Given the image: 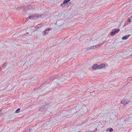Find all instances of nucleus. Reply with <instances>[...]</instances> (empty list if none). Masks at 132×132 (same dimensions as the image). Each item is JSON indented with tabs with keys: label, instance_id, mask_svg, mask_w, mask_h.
<instances>
[{
	"label": "nucleus",
	"instance_id": "obj_1",
	"mask_svg": "<svg viewBox=\"0 0 132 132\" xmlns=\"http://www.w3.org/2000/svg\"><path fill=\"white\" fill-rule=\"evenodd\" d=\"M45 16V14H42L40 15H39L37 14H34L32 15H30L29 16V19H31L33 20L38 18H43Z\"/></svg>",
	"mask_w": 132,
	"mask_h": 132
},
{
	"label": "nucleus",
	"instance_id": "obj_2",
	"mask_svg": "<svg viewBox=\"0 0 132 132\" xmlns=\"http://www.w3.org/2000/svg\"><path fill=\"white\" fill-rule=\"evenodd\" d=\"M105 66V64L103 63L102 64L99 65H98V64H96L93 66L92 69H93L94 70H97L103 68Z\"/></svg>",
	"mask_w": 132,
	"mask_h": 132
},
{
	"label": "nucleus",
	"instance_id": "obj_3",
	"mask_svg": "<svg viewBox=\"0 0 132 132\" xmlns=\"http://www.w3.org/2000/svg\"><path fill=\"white\" fill-rule=\"evenodd\" d=\"M44 105H42L41 107L39 109H38L39 111L43 112L50 107V105L48 104H47L46 105L44 104Z\"/></svg>",
	"mask_w": 132,
	"mask_h": 132
},
{
	"label": "nucleus",
	"instance_id": "obj_4",
	"mask_svg": "<svg viewBox=\"0 0 132 132\" xmlns=\"http://www.w3.org/2000/svg\"><path fill=\"white\" fill-rule=\"evenodd\" d=\"M130 101V100L129 99H127V98H125L122 100L121 103L123 105H126Z\"/></svg>",
	"mask_w": 132,
	"mask_h": 132
},
{
	"label": "nucleus",
	"instance_id": "obj_5",
	"mask_svg": "<svg viewBox=\"0 0 132 132\" xmlns=\"http://www.w3.org/2000/svg\"><path fill=\"white\" fill-rule=\"evenodd\" d=\"M119 31V29H113L112 30V32H111V36L114 35L116 33H118Z\"/></svg>",
	"mask_w": 132,
	"mask_h": 132
},
{
	"label": "nucleus",
	"instance_id": "obj_6",
	"mask_svg": "<svg viewBox=\"0 0 132 132\" xmlns=\"http://www.w3.org/2000/svg\"><path fill=\"white\" fill-rule=\"evenodd\" d=\"M59 77V76L57 75L54 76L53 75L50 77V79L51 80H53L56 78H58Z\"/></svg>",
	"mask_w": 132,
	"mask_h": 132
},
{
	"label": "nucleus",
	"instance_id": "obj_7",
	"mask_svg": "<svg viewBox=\"0 0 132 132\" xmlns=\"http://www.w3.org/2000/svg\"><path fill=\"white\" fill-rule=\"evenodd\" d=\"M130 35H129L127 36H125L122 38V40H126L129 37Z\"/></svg>",
	"mask_w": 132,
	"mask_h": 132
},
{
	"label": "nucleus",
	"instance_id": "obj_8",
	"mask_svg": "<svg viewBox=\"0 0 132 132\" xmlns=\"http://www.w3.org/2000/svg\"><path fill=\"white\" fill-rule=\"evenodd\" d=\"M109 130L110 132H111L113 130V129L112 128H107L106 130V131H107L108 130Z\"/></svg>",
	"mask_w": 132,
	"mask_h": 132
},
{
	"label": "nucleus",
	"instance_id": "obj_9",
	"mask_svg": "<svg viewBox=\"0 0 132 132\" xmlns=\"http://www.w3.org/2000/svg\"><path fill=\"white\" fill-rule=\"evenodd\" d=\"M51 80L50 79H50H47L45 80V82L46 83L49 82Z\"/></svg>",
	"mask_w": 132,
	"mask_h": 132
},
{
	"label": "nucleus",
	"instance_id": "obj_10",
	"mask_svg": "<svg viewBox=\"0 0 132 132\" xmlns=\"http://www.w3.org/2000/svg\"><path fill=\"white\" fill-rule=\"evenodd\" d=\"M71 0H64L63 2V4H65L69 2Z\"/></svg>",
	"mask_w": 132,
	"mask_h": 132
},
{
	"label": "nucleus",
	"instance_id": "obj_11",
	"mask_svg": "<svg viewBox=\"0 0 132 132\" xmlns=\"http://www.w3.org/2000/svg\"><path fill=\"white\" fill-rule=\"evenodd\" d=\"M42 26V24H38L37 25V28H41Z\"/></svg>",
	"mask_w": 132,
	"mask_h": 132
},
{
	"label": "nucleus",
	"instance_id": "obj_12",
	"mask_svg": "<svg viewBox=\"0 0 132 132\" xmlns=\"http://www.w3.org/2000/svg\"><path fill=\"white\" fill-rule=\"evenodd\" d=\"M20 109L19 108L18 109H17L15 111V113H18L20 112Z\"/></svg>",
	"mask_w": 132,
	"mask_h": 132
},
{
	"label": "nucleus",
	"instance_id": "obj_13",
	"mask_svg": "<svg viewBox=\"0 0 132 132\" xmlns=\"http://www.w3.org/2000/svg\"><path fill=\"white\" fill-rule=\"evenodd\" d=\"M7 65V64L6 63H5L3 64L2 67L3 68L4 67H6Z\"/></svg>",
	"mask_w": 132,
	"mask_h": 132
},
{
	"label": "nucleus",
	"instance_id": "obj_14",
	"mask_svg": "<svg viewBox=\"0 0 132 132\" xmlns=\"http://www.w3.org/2000/svg\"><path fill=\"white\" fill-rule=\"evenodd\" d=\"M88 49V50L93 49V46L90 47H89Z\"/></svg>",
	"mask_w": 132,
	"mask_h": 132
},
{
	"label": "nucleus",
	"instance_id": "obj_15",
	"mask_svg": "<svg viewBox=\"0 0 132 132\" xmlns=\"http://www.w3.org/2000/svg\"><path fill=\"white\" fill-rule=\"evenodd\" d=\"M50 30V28H47L46 29H45V31H47V30L49 31V30Z\"/></svg>",
	"mask_w": 132,
	"mask_h": 132
},
{
	"label": "nucleus",
	"instance_id": "obj_16",
	"mask_svg": "<svg viewBox=\"0 0 132 132\" xmlns=\"http://www.w3.org/2000/svg\"><path fill=\"white\" fill-rule=\"evenodd\" d=\"M131 20H130V18H128V22H130Z\"/></svg>",
	"mask_w": 132,
	"mask_h": 132
},
{
	"label": "nucleus",
	"instance_id": "obj_17",
	"mask_svg": "<svg viewBox=\"0 0 132 132\" xmlns=\"http://www.w3.org/2000/svg\"><path fill=\"white\" fill-rule=\"evenodd\" d=\"M30 129H28L26 131H25V132H30Z\"/></svg>",
	"mask_w": 132,
	"mask_h": 132
},
{
	"label": "nucleus",
	"instance_id": "obj_18",
	"mask_svg": "<svg viewBox=\"0 0 132 132\" xmlns=\"http://www.w3.org/2000/svg\"><path fill=\"white\" fill-rule=\"evenodd\" d=\"M44 34L45 35H46L48 33V32H47L46 31H45V30H44Z\"/></svg>",
	"mask_w": 132,
	"mask_h": 132
},
{
	"label": "nucleus",
	"instance_id": "obj_19",
	"mask_svg": "<svg viewBox=\"0 0 132 132\" xmlns=\"http://www.w3.org/2000/svg\"><path fill=\"white\" fill-rule=\"evenodd\" d=\"M95 46H96V47L97 48V47H98L99 46H101V45H100L99 44V45H95Z\"/></svg>",
	"mask_w": 132,
	"mask_h": 132
},
{
	"label": "nucleus",
	"instance_id": "obj_20",
	"mask_svg": "<svg viewBox=\"0 0 132 132\" xmlns=\"http://www.w3.org/2000/svg\"><path fill=\"white\" fill-rule=\"evenodd\" d=\"M28 8L29 9H31V8H32V7H31V6H30L28 7Z\"/></svg>",
	"mask_w": 132,
	"mask_h": 132
},
{
	"label": "nucleus",
	"instance_id": "obj_21",
	"mask_svg": "<svg viewBox=\"0 0 132 132\" xmlns=\"http://www.w3.org/2000/svg\"><path fill=\"white\" fill-rule=\"evenodd\" d=\"M93 49L96 48V46H93Z\"/></svg>",
	"mask_w": 132,
	"mask_h": 132
},
{
	"label": "nucleus",
	"instance_id": "obj_22",
	"mask_svg": "<svg viewBox=\"0 0 132 132\" xmlns=\"http://www.w3.org/2000/svg\"><path fill=\"white\" fill-rule=\"evenodd\" d=\"M61 5L62 7H63L64 6V5L63 4H61Z\"/></svg>",
	"mask_w": 132,
	"mask_h": 132
},
{
	"label": "nucleus",
	"instance_id": "obj_23",
	"mask_svg": "<svg viewBox=\"0 0 132 132\" xmlns=\"http://www.w3.org/2000/svg\"><path fill=\"white\" fill-rule=\"evenodd\" d=\"M20 7H19V8H18V9H16V10H20Z\"/></svg>",
	"mask_w": 132,
	"mask_h": 132
},
{
	"label": "nucleus",
	"instance_id": "obj_24",
	"mask_svg": "<svg viewBox=\"0 0 132 132\" xmlns=\"http://www.w3.org/2000/svg\"><path fill=\"white\" fill-rule=\"evenodd\" d=\"M103 44H101L100 45H101V46H102V45H103Z\"/></svg>",
	"mask_w": 132,
	"mask_h": 132
},
{
	"label": "nucleus",
	"instance_id": "obj_25",
	"mask_svg": "<svg viewBox=\"0 0 132 132\" xmlns=\"http://www.w3.org/2000/svg\"><path fill=\"white\" fill-rule=\"evenodd\" d=\"M1 67H0V71H1Z\"/></svg>",
	"mask_w": 132,
	"mask_h": 132
},
{
	"label": "nucleus",
	"instance_id": "obj_26",
	"mask_svg": "<svg viewBox=\"0 0 132 132\" xmlns=\"http://www.w3.org/2000/svg\"><path fill=\"white\" fill-rule=\"evenodd\" d=\"M130 18H132V16H131V17H130Z\"/></svg>",
	"mask_w": 132,
	"mask_h": 132
},
{
	"label": "nucleus",
	"instance_id": "obj_27",
	"mask_svg": "<svg viewBox=\"0 0 132 132\" xmlns=\"http://www.w3.org/2000/svg\"><path fill=\"white\" fill-rule=\"evenodd\" d=\"M47 107L48 108V106H46V108H47Z\"/></svg>",
	"mask_w": 132,
	"mask_h": 132
}]
</instances>
